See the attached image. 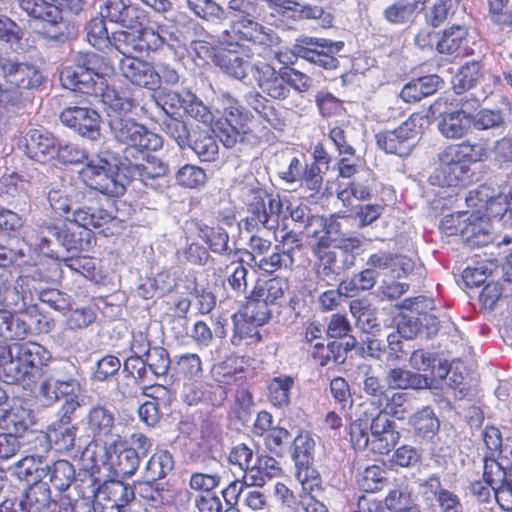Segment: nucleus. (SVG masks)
<instances>
[{"label": "nucleus", "instance_id": "obj_21", "mask_svg": "<svg viewBox=\"0 0 512 512\" xmlns=\"http://www.w3.org/2000/svg\"><path fill=\"white\" fill-rule=\"evenodd\" d=\"M251 74L258 87L268 96L279 100L288 97L290 90L286 86L284 70L278 72L270 64L258 61L251 66Z\"/></svg>", "mask_w": 512, "mask_h": 512}, {"label": "nucleus", "instance_id": "obj_42", "mask_svg": "<svg viewBox=\"0 0 512 512\" xmlns=\"http://www.w3.org/2000/svg\"><path fill=\"white\" fill-rule=\"evenodd\" d=\"M187 147L193 150L200 161L213 162L218 158L219 146L209 130L195 132Z\"/></svg>", "mask_w": 512, "mask_h": 512}, {"label": "nucleus", "instance_id": "obj_61", "mask_svg": "<svg viewBox=\"0 0 512 512\" xmlns=\"http://www.w3.org/2000/svg\"><path fill=\"white\" fill-rule=\"evenodd\" d=\"M385 505L393 512H420L410 494L403 489L391 490L385 499Z\"/></svg>", "mask_w": 512, "mask_h": 512}, {"label": "nucleus", "instance_id": "obj_43", "mask_svg": "<svg viewBox=\"0 0 512 512\" xmlns=\"http://www.w3.org/2000/svg\"><path fill=\"white\" fill-rule=\"evenodd\" d=\"M48 477L53 487L64 491L75 480L74 466L67 460H57L51 465L45 464V478Z\"/></svg>", "mask_w": 512, "mask_h": 512}, {"label": "nucleus", "instance_id": "obj_5", "mask_svg": "<svg viewBox=\"0 0 512 512\" xmlns=\"http://www.w3.org/2000/svg\"><path fill=\"white\" fill-rule=\"evenodd\" d=\"M14 361L7 367L9 384L32 381L52 356L42 345L36 342L14 343Z\"/></svg>", "mask_w": 512, "mask_h": 512}, {"label": "nucleus", "instance_id": "obj_16", "mask_svg": "<svg viewBox=\"0 0 512 512\" xmlns=\"http://www.w3.org/2000/svg\"><path fill=\"white\" fill-rule=\"evenodd\" d=\"M483 477L493 490L499 506L506 511H512V472L508 474L506 467L496 457H484Z\"/></svg>", "mask_w": 512, "mask_h": 512}, {"label": "nucleus", "instance_id": "obj_32", "mask_svg": "<svg viewBox=\"0 0 512 512\" xmlns=\"http://www.w3.org/2000/svg\"><path fill=\"white\" fill-rule=\"evenodd\" d=\"M58 0H19L20 8L28 16L57 25L63 19Z\"/></svg>", "mask_w": 512, "mask_h": 512}, {"label": "nucleus", "instance_id": "obj_27", "mask_svg": "<svg viewBox=\"0 0 512 512\" xmlns=\"http://www.w3.org/2000/svg\"><path fill=\"white\" fill-rule=\"evenodd\" d=\"M58 237H60V226L44 221L27 230L24 240L31 248L53 258L54 253L50 248V244L52 240L57 242Z\"/></svg>", "mask_w": 512, "mask_h": 512}, {"label": "nucleus", "instance_id": "obj_4", "mask_svg": "<svg viewBox=\"0 0 512 512\" xmlns=\"http://www.w3.org/2000/svg\"><path fill=\"white\" fill-rule=\"evenodd\" d=\"M124 165V159L116 167L106 158L98 157L87 163L80 175L91 189L108 196L119 197L124 194L127 184Z\"/></svg>", "mask_w": 512, "mask_h": 512}, {"label": "nucleus", "instance_id": "obj_63", "mask_svg": "<svg viewBox=\"0 0 512 512\" xmlns=\"http://www.w3.org/2000/svg\"><path fill=\"white\" fill-rule=\"evenodd\" d=\"M86 30L87 39L92 46L102 48L108 43L114 45L113 36L111 38L109 37L104 18H102V16L91 19L86 26Z\"/></svg>", "mask_w": 512, "mask_h": 512}, {"label": "nucleus", "instance_id": "obj_48", "mask_svg": "<svg viewBox=\"0 0 512 512\" xmlns=\"http://www.w3.org/2000/svg\"><path fill=\"white\" fill-rule=\"evenodd\" d=\"M217 62L225 73L238 80L247 78L248 71L251 72V66L253 65L232 51L219 55Z\"/></svg>", "mask_w": 512, "mask_h": 512}, {"label": "nucleus", "instance_id": "obj_39", "mask_svg": "<svg viewBox=\"0 0 512 512\" xmlns=\"http://www.w3.org/2000/svg\"><path fill=\"white\" fill-rule=\"evenodd\" d=\"M339 229L340 224L337 220L330 219L327 221L324 217L318 215L308 217L304 226L306 236L317 239L316 245H330L332 234L337 233Z\"/></svg>", "mask_w": 512, "mask_h": 512}, {"label": "nucleus", "instance_id": "obj_53", "mask_svg": "<svg viewBox=\"0 0 512 512\" xmlns=\"http://www.w3.org/2000/svg\"><path fill=\"white\" fill-rule=\"evenodd\" d=\"M482 69L479 62H468L463 65L453 77V87L456 93L473 88L482 77Z\"/></svg>", "mask_w": 512, "mask_h": 512}, {"label": "nucleus", "instance_id": "obj_59", "mask_svg": "<svg viewBox=\"0 0 512 512\" xmlns=\"http://www.w3.org/2000/svg\"><path fill=\"white\" fill-rule=\"evenodd\" d=\"M176 181L186 188H199L206 183L207 175L201 167L186 164L177 171Z\"/></svg>", "mask_w": 512, "mask_h": 512}, {"label": "nucleus", "instance_id": "obj_50", "mask_svg": "<svg viewBox=\"0 0 512 512\" xmlns=\"http://www.w3.org/2000/svg\"><path fill=\"white\" fill-rule=\"evenodd\" d=\"M246 103L253 108L274 129H282L283 121L276 114L275 109L268 105V100L257 91H250L245 95Z\"/></svg>", "mask_w": 512, "mask_h": 512}, {"label": "nucleus", "instance_id": "obj_60", "mask_svg": "<svg viewBox=\"0 0 512 512\" xmlns=\"http://www.w3.org/2000/svg\"><path fill=\"white\" fill-rule=\"evenodd\" d=\"M411 423L415 431L422 437H430L439 428L438 419L434 416L433 411L426 407L417 412L411 418Z\"/></svg>", "mask_w": 512, "mask_h": 512}, {"label": "nucleus", "instance_id": "obj_18", "mask_svg": "<svg viewBox=\"0 0 512 512\" xmlns=\"http://www.w3.org/2000/svg\"><path fill=\"white\" fill-rule=\"evenodd\" d=\"M134 53L122 54L119 59V69L123 77L133 85L155 90L159 87L156 67L148 61L133 56Z\"/></svg>", "mask_w": 512, "mask_h": 512}, {"label": "nucleus", "instance_id": "obj_1", "mask_svg": "<svg viewBox=\"0 0 512 512\" xmlns=\"http://www.w3.org/2000/svg\"><path fill=\"white\" fill-rule=\"evenodd\" d=\"M48 201L51 208L58 214H65V218L80 227L87 230L106 227L103 232L113 234L120 229L121 221L111 212L97 206H82L72 208L71 201L68 198L67 188L64 186L52 188L48 192Z\"/></svg>", "mask_w": 512, "mask_h": 512}, {"label": "nucleus", "instance_id": "obj_28", "mask_svg": "<svg viewBox=\"0 0 512 512\" xmlns=\"http://www.w3.org/2000/svg\"><path fill=\"white\" fill-rule=\"evenodd\" d=\"M468 30L463 25H453L443 31L442 37L437 41L436 48L442 54H456V56L469 55L472 50L468 45Z\"/></svg>", "mask_w": 512, "mask_h": 512}, {"label": "nucleus", "instance_id": "obj_35", "mask_svg": "<svg viewBox=\"0 0 512 512\" xmlns=\"http://www.w3.org/2000/svg\"><path fill=\"white\" fill-rule=\"evenodd\" d=\"M95 96L101 97L103 104L107 106V116L109 114L126 116L136 107L135 100L128 91L116 90L109 85H106L101 93Z\"/></svg>", "mask_w": 512, "mask_h": 512}, {"label": "nucleus", "instance_id": "obj_64", "mask_svg": "<svg viewBox=\"0 0 512 512\" xmlns=\"http://www.w3.org/2000/svg\"><path fill=\"white\" fill-rule=\"evenodd\" d=\"M146 367L154 376H164L168 372L170 359L168 352L162 347H153L148 349L145 356Z\"/></svg>", "mask_w": 512, "mask_h": 512}, {"label": "nucleus", "instance_id": "obj_52", "mask_svg": "<svg viewBox=\"0 0 512 512\" xmlns=\"http://www.w3.org/2000/svg\"><path fill=\"white\" fill-rule=\"evenodd\" d=\"M0 196L3 201L16 206L21 202L25 203L26 192L23 181L17 175L3 176L0 179Z\"/></svg>", "mask_w": 512, "mask_h": 512}, {"label": "nucleus", "instance_id": "obj_51", "mask_svg": "<svg viewBox=\"0 0 512 512\" xmlns=\"http://www.w3.org/2000/svg\"><path fill=\"white\" fill-rule=\"evenodd\" d=\"M200 237L209 245L214 253L230 255L232 249L228 245L229 235L222 227L205 226L200 229Z\"/></svg>", "mask_w": 512, "mask_h": 512}, {"label": "nucleus", "instance_id": "obj_36", "mask_svg": "<svg viewBox=\"0 0 512 512\" xmlns=\"http://www.w3.org/2000/svg\"><path fill=\"white\" fill-rule=\"evenodd\" d=\"M78 384L74 379L61 380L51 376L40 383L39 395L46 405H51L66 395H73L78 390Z\"/></svg>", "mask_w": 512, "mask_h": 512}, {"label": "nucleus", "instance_id": "obj_62", "mask_svg": "<svg viewBox=\"0 0 512 512\" xmlns=\"http://www.w3.org/2000/svg\"><path fill=\"white\" fill-rule=\"evenodd\" d=\"M415 13V4L405 0H398L385 9L384 16L390 23L403 24L412 20Z\"/></svg>", "mask_w": 512, "mask_h": 512}, {"label": "nucleus", "instance_id": "obj_37", "mask_svg": "<svg viewBox=\"0 0 512 512\" xmlns=\"http://www.w3.org/2000/svg\"><path fill=\"white\" fill-rule=\"evenodd\" d=\"M294 385L295 379L291 375L280 374L271 378L267 384L269 402L279 409L288 407Z\"/></svg>", "mask_w": 512, "mask_h": 512}, {"label": "nucleus", "instance_id": "obj_41", "mask_svg": "<svg viewBox=\"0 0 512 512\" xmlns=\"http://www.w3.org/2000/svg\"><path fill=\"white\" fill-rule=\"evenodd\" d=\"M386 380L393 389H423L430 385L426 376L402 368L391 369Z\"/></svg>", "mask_w": 512, "mask_h": 512}, {"label": "nucleus", "instance_id": "obj_34", "mask_svg": "<svg viewBox=\"0 0 512 512\" xmlns=\"http://www.w3.org/2000/svg\"><path fill=\"white\" fill-rule=\"evenodd\" d=\"M88 425L94 436L98 438H107L110 442L120 437L115 433V418L113 413L103 407L95 406L91 408L88 414Z\"/></svg>", "mask_w": 512, "mask_h": 512}, {"label": "nucleus", "instance_id": "obj_10", "mask_svg": "<svg viewBox=\"0 0 512 512\" xmlns=\"http://www.w3.org/2000/svg\"><path fill=\"white\" fill-rule=\"evenodd\" d=\"M344 43L333 42L325 38L302 37L297 39L294 53L305 60L325 69H335L339 61L334 56L342 50Z\"/></svg>", "mask_w": 512, "mask_h": 512}, {"label": "nucleus", "instance_id": "obj_23", "mask_svg": "<svg viewBox=\"0 0 512 512\" xmlns=\"http://www.w3.org/2000/svg\"><path fill=\"white\" fill-rule=\"evenodd\" d=\"M469 206L477 207L478 210H485L482 214L489 221L491 218H505L509 208L507 207L506 194H494L489 186H480L476 191H471L466 199Z\"/></svg>", "mask_w": 512, "mask_h": 512}, {"label": "nucleus", "instance_id": "obj_12", "mask_svg": "<svg viewBox=\"0 0 512 512\" xmlns=\"http://www.w3.org/2000/svg\"><path fill=\"white\" fill-rule=\"evenodd\" d=\"M421 120V116L414 114L396 129L378 133L376 135L378 146L387 153L408 155L414 140L420 134Z\"/></svg>", "mask_w": 512, "mask_h": 512}, {"label": "nucleus", "instance_id": "obj_14", "mask_svg": "<svg viewBox=\"0 0 512 512\" xmlns=\"http://www.w3.org/2000/svg\"><path fill=\"white\" fill-rule=\"evenodd\" d=\"M0 71L7 90H15L21 96L20 90L33 89L41 84L42 75L39 69L29 62H22L16 58L1 57ZM3 89H5L2 86Z\"/></svg>", "mask_w": 512, "mask_h": 512}, {"label": "nucleus", "instance_id": "obj_20", "mask_svg": "<svg viewBox=\"0 0 512 512\" xmlns=\"http://www.w3.org/2000/svg\"><path fill=\"white\" fill-rule=\"evenodd\" d=\"M60 120L83 137L95 140L100 135V116L92 108L67 107L61 112Z\"/></svg>", "mask_w": 512, "mask_h": 512}, {"label": "nucleus", "instance_id": "obj_45", "mask_svg": "<svg viewBox=\"0 0 512 512\" xmlns=\"http://www.w3.org/2000/svg\"><path fill=\"white\" fill-rule=\"evenodd\" d=\"M174 468V459L167 450L156 451L148 460L144 468V478L158 481L164 478Z\"/></svg>", "mask_w": 512, "mask_h": 512}, {"label": "nucleus", "instance_id": "obj_8", "mask_svg": "<svg viewBox=\"0 0 512 512\" xmlns=\"http://www.w3.org/2000/svg\"><path fill=\"white\" fill-rule=\"evenodd\" d=\"M315 440L309 432H301L293 441L296 479L306 491L320 487L321 476L313 467Z\"/></svg>", "mask_w": 512, "mask_h": 512}, {"label": "nucleus", "instance_id": "obj_15", "mask_svg": "<svg viewBox=\"0 0 512 512\" xmlns=\"http://www.w3.org/2000/svg\"><path fill=\"white\" fill-rule=\"evenodd\" d=\"M137 158L129 156L125 162V173L129 174L131 180H137L147 187L158 189L162 187V181L168 173V165L161 159L147 155L135 154Z\"/></svg>", "mask_w": 512, "mask_h": 512}, {"label": "nucleus", "instance_id": "obj_6", "mask_svg": "<svg viewBox=\"0 0 512 512\" xmlns=\"http://www.w3.org/2000/svg\"><path fill=\"white\" fill-rule=\"evenodd\" d=\"M219 40L227 47L239 46L240 41L251 42L255 47H262L263 51L257 52L258 55H263L268 48L279 43V37L271 29L255 22L249 14L239 15L230 29L221 33Z\"/></svg>", "mask_w": 512, "mask_h": 512}, {"label": "nucleus", "instance_id": "obj_26", "mask_svg": "<svg viewBox=\"0 0 512 512\" xmlns=\"http://www.w3.org/2000/svg\"><path fill=\"white\" fill-rule=\"evenodd\" d=\"M26 149L31 159L39 163H47L56 158L58 143L50 133L33 129L27 134Z\"/></svg>", "mask_w": 512, "mask_h": 512}, {"label": "nucleus", "instance_id": "obj_55", "mask_svg": "<svg viewBox=\"0 0 512 512\" xmlns=\"http://www.w3.org/2000/svg\"><path fill=\"white\" fill-rule=\"evenodd\" d=\"M162 131L171 139L176 141L181 149L189 145V130L182 120L170 115L164 116L160 123Z\"/></svg>", "mask_w": 512, "mask_h": 512}, {"label": "nucleus", "instance_id": "obj_38", "mask_svg": "<svg viewBox=\"0 0 512 512\" xmlns=\"http://www.w3.org/2000/svg\"><path fill=\"white\" fill-rule=\"evenodd\" d=\"M22 501L26 512H47L51 505H57L51 499L50 489L46 482L31 484L26 490Z\"/></svg>", "mask_w": 512, "mask_h": 512}, {"label": "nucleus", "instance_id": "obj_17", "mask_svg": "<svg viewBox=\"0 0 512 512\" xmlns=\"http://www.w3.org/2000/svg\"><path fill=\"white\" fill-rule=\"evenodd\" d=\"M364 414L368 420L371 419L369 426L371 451L378 454H388L400 438V434L395 430L388 413H386L384 408H374V413L368 415L365 411Z\"/></svg>", "mask_w": 512, "mask_h": 512}, {"label": "nucleus", "instance_id": "obj_44", "mask_svg": "<svg viewBox=\"0 0 512 512\" xmlns=\"http://www.w3.org/2000/svg\"><path fill=\"white\" fill-rule=\"evenodd\" d=\"M288 287V282L279 277L258 281L253 289L254 297H259L270 305L279 304Z\"/></svg>", "mask_w": 512, "mask_h": 512}, {"label": "nucleus", "instance_id": "obj_11", "mask_svg": "<svg viewBox=\"0 0 512 512\" xmlns=\"http://www.w3.org/2000/svg\"><path fill=\"white\" fill-rule=\"evenodd\" d=\"M34 291L37 288L29 285V276H19L15 280L0 278V304L16 313L32 316L36 312Z\"/></svg>", "mask_w": 512, "mask_h": 512}, {"label": "nucleus", "instance_id": "obj_57", "mask_svg": "<svg viewBox=\"0 0 512 512\" xmlns=\"http://www.w3.org/2000/svg\"><path fill=\"white\" fill-rule=\"evenodd\" d=\"M177 373L187 380L199 378L202 373V361L196 353H185L175 357Z\"/></svg>", "mask_w": 512, "mask_h": 512}, {"label": "nucleus", "instance_id": "obj_24", "mask_svg": "<svg viewBox=\"0 0 512 512\" xmlns=\"http://www.w3.org/2000/svg\"><path fill=\"white\" fill-rule=\"evenodd\" d=\"M77 431L72 422L58 419L48 427L46 434L36 436V440L44 444L45 451L49 446L58 452H68L75 447Z\"/></svg>", "mask_w": 512, "mask_h": 512}, {"label": "nucleus", "instance_id": "obj_19", "mask_svg": "<svg viewBox=\"0 0 512 512\" xmlns=\"http://www.w3.org/2000/svg\"><path fill=\"white\" fill-rule=\"evenodd\" d=\"M440 165L430 175L429 181L439 187H461L473 181L470 167L460 161H445L444 150L438 155Z\"/></svg>", "mask_w": 512, "mask_h": 512}, {"label": "nucleus", "instance_id": "obj_22", "mask_svg": "<svg viewBox=\"0 0 512 512\" xmlns=\"http://www.w3.org/2000/svg\"><path fill=\"white\" fill-rule=\"evenodd\" d=\"M92 72H89L83 63L64 67L60 72V82L65 89L77 91L87 95L101 93L103 84L100 81L94 82Z\"/></svg>", "mask_w": 512, "mask_h": 512}, {"label": "nucleus", "instance_id": "obj_46", "mask_svg": "<svg viewBox=\"0 0 512 512\" xmlns=\"http://www.w3.org/2000/svg\"><path fill=\"white\" fill-rule=\"evenodd\" d=\"M80 61L89 72H92L94 82L96 79L102 82L103 88L108 85L106 77L114 73V66L110 59L102 54L88 52L81 57Z\"/></svg>", "mask_w": 512, "mask_h": 512}, {"label": "nucleus", "instance_id": "obj_30", "mask_svg": "<svg viewBox=\"0 0 512 512\" xmlns=\"http://www.w3.org/2000/svg\"><path fill=\"white\" fill-rule=\"evenodd\" d=\"M94 492V500H100L109 506L121 508L135 498V490L120 481H110L99 486Z\"/></svg>", "mask_w": 512, "mask_h": 512}, {"label": "nucleus", "instance_id": "obj_31", "mask_svg": "<svg viewBox=\"0 0 512 512\" xmlns=\"http://www.w3.org/2000/svg\"><path fill=\"white\" fill-rule=\"evenodd\" d=\"M108 455L117 454L116 471L123 476L130 477L135 474L140 464V456L137 451L127 448L120 437L112 442H105Z\"/></svg>", "mask_w": 512, "mask_h": 512}, {"label": "nucleus", "instance_id": "obj_7", "mask_svg": "<svg viewBox=\"0 0 512 512\" xmlns=\"http://www.w3.org/2000/svg\"><path fill=\"white\" fill-rule=\"evenodd\" d=\"M152 99L164 116H172L178 109L182 108L187 115L199 122L209 124L213 121V114L209 107L190 91L180 93L163 89L155 92Z\"/></svg>", "mask_w": 512, "mask_h": 512}, {"label": "nucleus", "instance_id": "obj_58", "mask_svg": "<svg viewBox=\"0 0 512 512\" xmlns=\"http://www.w3.org/2000/svg\"><path fill=\"white\" fill-rule=\"evenodd\" d=\"M269 305V303L264 302V300H261L259 297H254V292L252 291L243 315L255 326H262L267 323L271 317Z\"/></svg>", "mask_w": 512, "mask_h": 512}, {"label": "nucleus", "instance_id": "obj_3", "mask_svg": "<svg viewBox=\"0 0 512 512\" xmlns=\"http://www.w3.org/2000/svg\"><path fill=\"white\" fill-rule=\"evenodd\" d=\"M241 200L248 206L251 221L260 223L264 228L273 230L278 227L283 204L278 197L269 195L260 187L254 177H249L239 188Z\"/></svg>", "mask_w": 512, "mask_h": 512}, {"label": "nucleus", "instance_id": "obj_29", "mask_svg": "<svg viewBox=\"0 0 512 512\" xmlns=\"http://www.w3.org/2000/svg\"><path fill=\"white\" fill-rule=\"evenodd\" d=\"M489 154L485 143H471L464 141L459 144H452L444 149L445 161H460L466 165L481 162L487 159Z\"/></svg>", "mask_w": 512, "mask_h": 512}, {"label": "nucleus", "instance_id": "obj_9", "mask_svg": "<svg viewBox=\"0 0 512 512\" xmlns=\"http://www.w3.org/2000/svg\"><path fill=\"white\" fill-rule=\"evenodd\" d=\"M224 121L218 123V137L227 148L233 147L247 134L250 113L230 94L222 95Z\"/></svg>", "mask_w": 512, "mask_h": 512}, {"label": "nucleus", "instance_id": "obj_33", "mask_svg": "<svg viewBox=\"0 0 512 512\" xmlns=\"http://www.w3.org/2000/svg\"><path fill=\"white\" fill-rule=\"evenodd\" d=\"M490 228V221L480 213V210L468 213L463 240L471 247L486 245L490 241Z\"/></svg>", "mask_w": 512, "mask_h": 512}, {"label": "nucleus", "instance_id": "obj_47", "mask_svg": "<svg viewBox=\"0 0 512 512\" xmlns=\"http://www.w3.org/2000/svg\"><path fill=\"white\" fill-rule=\"evenodd\" d=\"M42 455L26 456L17 462L15 473L19 478L25 479L27 482H44L45 465Z\"/></svg>", "mask_w": 512, "mask_h": 512}, {"label": "nucleus", "instance_id": "obj_13", "mask_svg": "<svg viewBox=\"0 0 512 512\" xmlns=\"http://www.w3.org/2000/svg\"><path fill=\"white\" fill-rule=\"evenodd\" d=\"M115 48L121 53H143L158 50L165 43L162 32L151 27H140L136 31H117L113 33Z\"/></svg>", "mask_w": 512, "mask_h": 512}, {"label": "nucleus", "instance_id": "obj_49", "mask_svg": "<svg viewBox=\"0 0 512 512\" xmlns=\"http://www.w3.org/2000/svg\"><path fill=\"white\" fill-rule=\"evenodd\" d=\"M65 316V327L68 330H81L95 322L97 314L92 306H77L62 312Z\"/></svg>", "mask_w": 512, "mask_h": 512}, {"label": "nucleus", "instance_id": "obj_2", "mask_svg": "<svg viewBox=\"0 0 512 512\" xmlns=\"http://www.w3.org/2000/svg\"><path fill=\"white\" fill-rule=\"evenodd\" d=\"M108 125L113 139L126 145L123 151L124 160H129V156L137 158L135 154L143 155L144 151H156L162 147L161 136L127 115L109 114Z\"/></svg>", "mask_w": 512, "mask_h": 512}, {"label": "nucleus", "instance_id": "obj_54", "mask_svg": "<svg viewBox=\"0 0 512 512\" xmlns=\"http://www.w3.org/2000/svg\"><path fill=\"white\" fill-rule=\"evenodd\" d=\"M387 472L380 466L372 465L359 474L358 486L365 492L374 493L381 490L386 481Z\"/></svg>", "mask_w": 512, "mask_h": 512}, {"label": "nucleus", "instance_id": "obj_40", "mask_svg": "<svg viewBox=\"0 0 512 512\" xmlns=\"http://www.w3.org/2000/svg\"><path fill=\"white\" fill-rule=\"evenodd\" d=\"M472 117L463 110L444 113L438 123L441 134L450 139L461 138L471 127Z\"/></svg>", "mask_w": 512, "mask_h": 512}, {"label": "nucleus", "instance_id": "obj_25", "mask_svg": "<svg viewBox=\"0 0 512 512\" xmlns=\"http://www.w3.org/2000/svg\"><path fill=\"white\" fill-rule=\"evenodd\" d=\"M34 424L31 409L23 401L13 400L0 412V429L21 436Z\"/></svg>", "mask_w": 512, "mask_h": 512}, {"label": "nucleus", "instance_id": "obj_56", "mask_svg": "<svg viewBox=\"0 0 512 512\" xmlns=\"http://www.w3.org/2000/svg\"><path fill=\"white\" fill-rule=\"evenodd\" d=\"M415 407L411 397L407 393H394L391 397L387 396V402L384 404V410L388 415L403 420L410 416Z\"/></svg>", "mask_w": 512, "mask_h": 512}]
</instances>
